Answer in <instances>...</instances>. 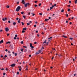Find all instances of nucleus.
I'll list each match as a JSON object with an SVG mask.
<instances>
[{
    "label": "nucleus",
    "mask_w": 77,
    "mask_h": 77,
    "mask_svg": "<svg viewBox=\"0 0 77 77\" xmlns=\"http://www.w3.org/2000/svg\"><path fill=\"white\" fill-rule=\"evenodd\" d=\"M21 24H22V25H24V23L23 22H21Z\"/></svg>",
    "instance_id": "aec40b11"
},
{
    "label": "nucleus",
    "mask_w": 77,
    "mask_h": 77,
    "mask_svg": "<svg viewBox=\"0 0 77 77\" xmlns=\"http://www.w3.org/2000/svg\"><path fill=\"white\" fill-rule=\"evenodd\" d=\"M38 23L37 21H36L35 22V23L36 24H37V23Z\"/></svg>",
    "instance_id": "c03bdc74"
},
{
    "label": "nucleus",
    "mask_w": 77,
    "mask_h": 77,
    "mask_svg": "<svg viewBox=\"0 0 77 77\" xmlns=\"http://www.w3.org/2000/svg\"><path fill=\"white\" fill-rule=\"evenodd\" d=\"M44 32H42V34H44Z\"/></svg>",
    "instance_id": "58836bf2"
},
{
    "label": "nucleus",
    "mask_w": 77,
    "mask_h": 77,
    "mask_svg": "<svg viewBox=\"0 0 77 77\" xmlns=\"http://www.w3.org/2000/svg\"><path fill=\"white\" fill-rule=\"evenodd\" d=\"M22 33H24V32H25V31H24V30H22Z\"/></svg>",
    "instance_id": "b1692460"
},
{
    "label": "nucleus",
    "mask_w": 77,
    "mask_h": 77,
    "mask_svg": "<svg viewBox=\"0 0 77 77\" xmlns=\"http://www.w3.org/2000/svg\"><path fill=\"white\" fill-rule=\"evenodd\" d=\"M37 2L38 1H37V0H36V1H35V3H37Z\"/></svg>",
    "instance_id": "ea45409f"
},
{
    "label": "nucleus",
    "mask_w": 77,
    "mask_h": 77,
    "mask_svg": "<svg viewBox=\"0 0 77 77\" xmlns=\"http://www.w3.org/2000/svg\"><path fill=\"white\" fill-rule=\"evenodd\" d=\"M31 56H32L31 55H29V57H31Z\"/></svg>",
    "instance_id": "5fc2aeb1"
},
{
    "label": "nucleus",
    "mask_w": 77,
    "mask_h": 77,
    "mask_svg": "<svg viewBox=\"0 0 77 77\" xmlns=\"http://www.w3.org/2000/svg\"><path fill=\"white\" fill-rule=\"evenodd\" d=\"M24 6H25V7H27V4L25 3Z\"/></svg>",
    "instance_id": "423d86ee"
},
{
    "label": "nucleus",
    "mask_w": 77,
    "mask_h": 77,
    "mask_svg": "<svg viewBox=\"0 0 77 77\" xmlns=\"http://www.w3.org/2000/svg\"><path fill=\"white\" fill-rule=\"evenodd\" d=\"M27 49H25L24 52H27Z\"/></svg>",
    "instance_id": "1a4fd4ad"
},
{
    "label": "nucleus",
    "mask_w": 77,
    "mask_h": 77,
    "mask_svg": "<svg viewBox=\"0 0 77 77\" xmlns=\"http://www.w3.org/2000/svg\"><path fill=\"white\" fill-rule=\"evenodd\" d=\"M39 54V52H36V55H38V54Z\"/></svg>",
    "instance_id": "412c9836"
},
{
    "label": "nucleus",
    "mask_w": 77,
    "mask_h": 77,
    "mask_svg": "<svg viewBox=\"0 0 77 77\" xmlns=\"http://www.w3.org/2000/svg\"><path fill=\"white\" fill-rule=\"evenodd\" d=\"M37 43L36 42H35L34 44H36Z\"/></svg>",
    "instance_id": "338daca9"
},
{
    "label": "nucleus",
    "mask_w": 77,
    "mask_h": 77,
    "mask_svg": "<svg viewBox=\"0 0 77 77\" xmlns=\"http://www.w3.org/2000/svg\"><path fill=\"white\" fill-rule=\"evenodd\" d=\"M5 70H7V71H8V68H6L5 69Z\"/></svg>",
    "instance_id": "4be33fe9"
},
{
    "label": "nucleus",
    "mask_w": 77,
    "mask_h": 77,
    "mask_svg": "<svg viewBox=\"0 0 77 77\" xmlns=\"http://www.w3.org/2000/svg\"><path fill=\"white\" fill-rule=\"evenodd\" d=\"M35 14H32V16H34V15H35Z\"/></svg>",
    "instance_id": "13d9d810"
},
{
    "label": "nucleus",
    "mask_w": 77,
    "mask_h": 77,
    "mask_svg": "<svg viewBox=\"0 0 77 77\" xmlns=\"http://www.w3.org/2000/svg\"><path fill=\"white\" fill-rule=\"evenodd\" d=\"M7 55H5V57L6 58L7 57Z\"/></svg>",
    "instance_id": "680f3d73"
},
{
    "label": "nucleus",
    "mask_w": 77,
    "mask_h": 77,
    "mask_svg": "<svg viewBox=\"0 0 77 77\" xmlns=\"http://www.w3.org/2000/svg\"><path fill=\"white\" fill-rule=\"evenodd\" d=\"M21 44H23V41H22V42H21Z\"/></svg>",
    "instance_id": "72a5a7b5"
},
{
    "label": "nucleus",
    "mask_w": 77,
    "mask_h": 77,
    "mask_svg": "<svg viewBox=\"0 0 77 77\" xmlns=\"http://www.w3.org/2000/svg\"><path fill=\"white\" fill-rule=\"evenodd\" d=\"M70 9H68V11H70Z\"/></svg>",
    "instance_id": "f704fd0d"
},
{
    "label": "nucleus",
    "mask_w": 77,
    "mask_h": 77,
    "mask_svg": "<svg viewBox=\"0 0 77 77\" xmlns=\"http://www.w3.org/2000/svg\"><path fill=\"white\" fill-rule=\"evenodd\" d=\"M75 3L76 4L77 3V0H75Z\"/></svg>",
    "instance_id": "dca6fc26"
},
{
    "label": "nucleus",
    "mask_w": 77,
    "mask_h": 77,
    "mask_svg": "<svg viewBox=\"0 0 77 77\" xmlns=\"http://www.w3.org/2000/svg\"><path fill=\"white\" fill-rule=\"evenodd\" d=\"M64 9H62V10H61V12H64Z\"/></svg>",
    "instance_id": "a211bd4d"
},
{
    "label": "nucleus",
    "mask_w": 77,
    "mask_h": 77,
    "mask_svg": "<svg viewBox=\"0 0 77 77\" xmlns=\"http://www.w3.org/2000/svg\"><path fill=\"white\" fill-rule=\"evenodd\" d=\"M2 20H3V21H5V18H3Z\"/></svg>",
    "instance_id": "c85d7f7f"
},
{
    "label": "nucleus",
    "mask_w": 77,
    "mask_h": 77,
    "mask_svg": "<svg viewBox=\"0 0 77 77\" xmlns=\"http://www.w3.org/2000/svg\"><path fill=\"white\" fill-rule=\"evenodd\" d=\"M63 37H64V38H67V37H65L64 35H63Z\"/></svg>",
    "instance_id": "473e14b6"
},
{
    "label": "nucleus",
    "mask_w": 77,
    "mask_h": 77,
    "mask_svg": "<svg viewBox=\"0 0 77 77\" xmlns=\"http://www.w3.org/2000/svg\"><path fill=\"white\" fill-rule=\"evenodd\" d=\"M21 14H24V12H21Z\"/></svg>",
    "instance_id": "7c9ffc66"
},
{
    "label": "nucleus",
    "mask_w": 77,
    "mask_h": 77,
    "mask_svg": "<svg viewBox=\"0 0 77 77\" xmlns=\"http://www.w3.org/2000/svg\"><path fill=\"white\" fill-rule=\"evenodd\" d=\"M35 7H36L37 6V5H35Z\"/></svg>",
    "instance_id": "603ef678"
},
{
    "label": "nucleus",
    "mask_w": 77,
    "mask_h": 77,
    "mask_svg": "<svg viewBox=\"0 0 77 77\" xmlns=\"http://www.w3.org/2000/svg\"><path fill=\"white\" fill-rule=\"evenodd\" d=\"M15 36L16 38V37H17V34L15 35Z\"/></svg>",
    "instance_id": "c756f323"
},
{
    "label": "nucleus",
    "mask_w": 77,
    "mask_h": 77,
    "mask_svg": "<svg viewBox=\"0 0 77 77\" xmlns=\"http://www.w3.org/2000/svg\"><path fill=\"white\" fill-rule=\"evenodd\" d=\"M48 20H49V19H45V21H48Z\"/></svg>",
    "instance_id": "e433bc0d"
},
{
    "label": "nucleus",
    "mask_w": 77,
    "mask_h": 77,
    "mask_svg": "<svg viewBox=\"0 0 77 77\" xmlns=\"http://www.w3.org/2000/svg\"><path fill=\"white\" fill-rule=\"evenodd\" d=\"M39 15H42V13H39Z\"/></svg>",
    "instance_id": "5701e85b"
},
{
    "label": "nucleus",
    "mask_w": 77,
    "mask_h": 77,
    "mask_svg": "<svg viewBox=\"0 0 77 77\" xmlns=\"http://www.w3.org/2000/svg\"><path fill=\"white\" fill-rule=\"evenodd\" d=\"M15 64H12L11 65V67H14V66H15Z\"/></svg>",
    "instance_id": "7ed1b4c3"
},
{
    "label": "nucleus",
    "mask_w": 77,
    "mask_h": 77,
    "mask_svg": "<svg viewBox=\"0 0 77 77\" xmlns=\"http://www.w3.org/2000/svg\"><path fill=\"white\" fill-rule=\"evenodd\" d=\"M18 23H20V21L19 19V20L18 21Z\"/></svg>",
    "instance_id": "a19ab883"
},
{
    "label": "nucleus",
    "mask_w": 77,
    "mask_h": 77,
    "mask_svg": "<svg viewBox=\"0 0 77 77\" xmlns=\"http://www.w3.org/2000/svg\"><path fill=\"white\" fill-rule=\"evenodd\" d=\"M69 39H71V40H72V39H73L72 38H70Z\"/></svg>",
    "instance_id": "4d7b16f0"
},
{
    "label": "nucleus",
    "mask_w": 77,
    "mask_h": 77,
    "mask_svg": "<svg viewBox=\"0 0 77 77\" xmlns=\"http://www.w3.org/2000/svg\"><path fill=\"white\" fill-rule=\"evenodd\" d=\"M17 75H19V72H17Z\"/></svg>",
    "instance_id": "a18cd8bd"
},
{
    "label": "nucleus",
    "mask_w": 77,
    "mask_h": 77,
    "mask_svg": "<svg viewBox=\"0 0 77 77\" xmlns=\"http://www.w3.org/2000/svg\"><path fill=\"white\" fill-rule=\"evenodd\" d=\"M4 41L3 40H1V41H0V44H1V43H3V42Z\"/></svg>",
    "instance_id": "6e6552de"
},
{
    "label": "nucleus",
    "mask_w": 77,
    "mask_h": 77,
    "mask_svg": "<svg viewBox=\"0 0 77 77\" xmlns=\"http://www.w3.org/2000/svg\"><path fill=\"white\" fill-rule=\"evenodd\" d=\"M30 14H31L30 12H29L28 14V15H30Z\"/></svg>",
    "instance_id": "3c124183"
},
{
    "label": "nucleus",
    "mask_w": 77,
    "mask_h": 77,
    "mask_svg": "<svg viewBox=\"0 0 77 77\" xmlns=\"http://www.w3.org/2000/svg\"><path fill=\"white\" fill-rule=\"evenodd\" d=\"M46 40H45L44 42H43V44H45V43H46Z\"/></svg>",
    "instance_id": "9b49d317"
},
{
    "label": "nucleus",
    "mask_w": 77,
    "mask_h": 77,
    "mask_svg": "<svg viewBox=\"0 0 77 77\" xmlns=\"http://www.w3.org/2000/svg\"><path fill=\"white\" fill-rule=\"evenodd\" d=\"M1 58H3V55H1Z\"/></svg>",
    "instance_id": "4c0bfd02"
},
{
    "label": "nucleus",
    "mask_w": 77,
    "mask_h": 77,
    "mask_svg": "<svg viewBox=\"0 0 77 77\" xmlns=\"http://www.w3.org/2000/svg\"><path fill=\"white\" fill-rule=\"evenodd\" d=\"M19 2H17V4H19Z\"/></svg>",
    "instance_id": "864d4df0"
},
{
    "label": "nucleus",
    "mask_w": 77,
    "mask_h": 77,
    "mask_svg": "<svg viewBox=\"0 0 77 77\" xmlns=\"http://www.w3.org/2000/svg\"><path fill=\"white\" fill-rule=\"evenodd\" d=\"M6 8H9V5H8L7 6H6Z\"/></svg>",
    "instance_id": "f8f14e48"
},
{
    "label": "nucleus",
    "mask_w": 77,
    "mask_h": 77,
    "mask_svg": "<svg viewBox=\"0 0 77 77\" xmlns=\"http://www.w3.org/2000/svg\"><path fill=\"white\" fill-rule=\"evenodd\" d=\"M27 5H28V6H29V5H30V3H29V2L27 3Z\"/></svg>",
    "instance_id": "2eb2a0df"
},
{
    "label": "nucleus",
    "mask_w": 77,
    "mask_h": 77,
    "mask_svg": "<svg viewBox=\"0 0 77 77\" xmlns=\"http://www.w3.org/2000/svg\"><path fill=\"white\" fill-rule=\"evenodd\" d=\"M32 43H30V47H31V48L32 47Z\"/></svg>",
    "instance_id": "6ab92c4d"
},
{
    "label": "nucleus",
    "mask_w": 77,
    "mask_h": 77,
    "mask_svg": "<svg viewBox=\"0 0 77 77\" xmlns=\"http://www.w3.org/2000/svg\"><path fill=\"white\" fill-rule=\"evenodd\" d=\"M26 28H23V30H26Z\"/></svg>",
    "instance_id": "a878e982"
},
{
    "label": "nucleus",
    "mask_w": 77,
    "mask_h": 77,
    "mask_svg": "<svg viewBox=\"0 0 77 77\" xmlns=\"http://www.w3.org/2000/svg\"><path fill=\"white\" fill-rule=\"evenodd\" d=\"M53 9V7H50V10H51V9Z\"/></svg>",
    "instance_id": "ddd939ff"
},
{
    "label": "nucleus",
    "mask_w": 77,
    "mask_h": 77,
    "mask_svg": "<svg viewBox=\"0 0 77 77\" xmlns=\"http://www.w3.org/2000/svg\"><path fill=\"white\" fill-rule=\"evenodd\" d=\"M1 70H4V69H1Z\"/></svg>",
    "instance_id": "e2e57ef3"
},
{
    "label": "nucleus",
    "mask_w": 77,
    "mask_h": 77,
    "mask_svg": "<svg viewBox=\"0 0 77 77\" xmlns=\"http://www.w3.org/2000/svg\"><path fill=\"white\" fill-rule=\"evenodd\" d=\"M10 42H7L6 43V44H8V43L9 44H10Z\"/></svg>",
    "instance_id": "4468645a"
},
{
    "label": "nucleus",
    "mask_w": 77,
    "mask_h": 77,
    "mask_svg": "<svg viewBox=\"0 0 77 77\" xmlns=\"http://www.w3.org/2000/svg\"><path fill=\"white\" fill-rule=\"evenodd\" d=\"M19 71H21V67L20 66V67H19Z\"/></svg>",
    "instance_id": "0eeeda50"
},
{
    "label": "nucleus",
    "mask_w": 77,
    "mask_h": 77,
    "mask_svg": "<svg viewBox=\"0 0 77 77\" xmlns=\"http://www.w3.org/2000/svg\"><path fill=\"white\" fill-rule=\"evenodd\" d=\"M37 26L36 24L34 25V27H36Z\"/></svg>",
    "instance_id": "c9c22d12"
},
{
    "label": "nucleus",
    "mask_w": 77,
    "mask_h": 77,
    "mask_svg": "<svg viewBox=\"0 0 77 77\" xmlns=\"http://www.w3.org/2000/svg\"><path fill=\"white\" fill-rule=\"evenodd\" d=\"M17 39V38H16V37H15L14 38V39Z\"/></svg>",
    "instance_id": "79ce46f5"
},
{
    "label": "nucleus",
    "mask_w": 77,
    "mask_h": 77,
    "mask_svg": "<svg viewBox=\"0 0 77 77\" xmlns=\"http://www.w3.org/2000/svg\"><path fill=\"white\" fill-rule=\"evenodd\" d=\"M36 33H38V30H36Z\"/></svg>",
    "instance_id": "6e6d98bb"
},
{
    "label": "nucleus",
    "mask_w": 77,
    "mask_h": 77,
    "mask_svg": "<svg viewBox=\"0 0 77 77\" xmlns=\"http://www.w3.org/2000/svg\"><path fill=\"white\" fill-rule=\"evenodd\" d=\"M22 3L23 4H24V5H25V0H22Z\"/></svg>",
    "instance_id": "39448f33"
},
{
    "label": "nucleus",
    "mask_w": 77,
    "mask_h": 77,
    "mask_svg": "<svg viewBox=\"0 0 77 77\" xmlns=\"http://www.w3.org/2000/svg\"><path fill=\"white\" fill-rule=\"evenodd\" d=\"M8 23H11V21H10V20H9L8 21Z\"/></svg>",
    "instance_id": "49530a36"
},
{
    "label": "nucleus",
    "mask_w": 77,
    "mask_h": 77,
    "mask_svg": "<svg viewBox=\"0 0 77 77\" xmlns=\"http://www.w3.org/2000/svg\"><path fill=\"white\" fill-rule=\"evenodd\" d=\"M27 25H30V23H27Z\"/></svg>",
    "instance_id": "37998d69"
},
{
    "label": "nucleus",
    "mask_w": 77,
    "mask_h": 77,
    "mask_svg": "<svg viewBox=\"0 0 77 77\" xmlns=\"http://www.w3.org/2000/svg\"><path fill=\"white\" fill-rule=\"evenodd\" d=\"M20 9H21V7L20 6H18L17 7V8H16V11H17V12H18L20 11Z\"/></svg>",
    "instance_id": "f257e3e1"
},
{
    "label": "nucleus",
    "mask_w": 77,
    "mask_h": 77,
    "mask_svg": "<svg viewBox=\"0 0 77 77\" xmlns=\"http://www.w3.org/2000/svg\"><path fill=\"white\" fill-rule=\"evenodd\" d=\"M6 73H3V75H5Z\"/></svg>",
    "instance_id": "de8ad7c7"
},
{
    "label": "nucleus",
    "mask_w": 77,
    "mask_h": 77,
    "mask_svg": "<svg viewBox=\"0 0 77 77\" xmlns=\"http://www.w3.org/2000/svg\"><path fill=\"white\" fill-rule=\"evenodd\" d=\"M23 18H26V17L24 15H23Z\"/></svg>",
    "instance_id": "bb28decb"
},
{
    "label": "nucleus",
    "mask_w": 77,
    "mask_h": 77,
    "mask_svg": "<svg viewBox=\"0 0 77 77\" xmlns=\"http://www.w3.org/2000/svg\"><path fill=\"white\" fill-rule=\"evenodd\" d=\"M15 24H16V23H15V22H14L13 23V25H15Z\"/></svg>",
    "instance_id": "f3484780"
},
{
    "label": "nucleus",
    "mask_w": 77,
    "mask_h": 77,
    "mask_svg": "<svg viewBox=\"0 0 77 77\" xmlns=\"http://www.w3.org/2000/svg\"><path fill=\"white\" fill-rule=\"evenodd\" d=\"M69 23H70V24H72V22H70Z\"/></svg>",
    "instance_id": "69168bd1"
},
{
    "label": "nucleus",
    "mask_w": 77,
    "mask_h": 77,
    "mask_svg": "<svg viewBox=\"0 0 77 77\" xmlns=\"http://www.w3.org/2000/svg\"><path fill=\"white\" fill-rule=\"evenodd\" d=\"M5 30L6 32H7L9 30V29L8 27H6L5 28Z\"/></svg>",
    "instance_id": "20e7f679"
},
{
    "label": "nucleus",
    "mask_w": 77,
    "mask_h": 77,
    "mask_svg": "<svg viewBox=\"0 0 77 77\" xmlns=\"http://www.w3.org/2000/svg\"><path fill=\"white\" fill-rule=\"evenodd\" d=\"M41 3H40V4H39V6H41Z\"/></svg>",
    "instance_id": "09e8293b"
},
{
    "label": "nucleus",
    "mask_w": 77,
    "mask_h": 77,
    "mask_svg": "<svg viewBox=\"0 0 77 77\" xmlns=\"http://www.w3.org/2000/svg\"><path fill=\"white\" fill-rule=\"evenodd\" d=\"M20 51H21V52H23V49H21Z\"/></svg>",
    "instance_id": "9d476101"
},
{
    "label": "nucleus",
    "mask_w": 77,
    "mask_h": 77,
    "mask_svg": "<svg viewBox=\"0 0 77 77\" xmlns=\"http://www.w3.org/2000/svg\"><path fill=\"white\" fill-rule=\"evenodd\" d=\"M23 47H25V48H27L26 46H23Z\"/></svg>",
    "instance_id": "cd10ccee"
},
{
    "label": "nucleus",
    "mask_w": 77,
    "mask_h": 77,
    "mask_svg": "<svg viewBox=\"0 0 77 77\" xmlns=\"http://www.w3.org/2000/svg\"><path fill=\"white\" fill-rule=\"evenodd\" d=\"M37 35L38 36H39V34H37Z\"/></svg>",
    "instance_id": "bf43d9fd"
},
{
    "label": "nucleus",
    "mask_w": 77,
    "mask_h": 77,
    "mask_svg": "<svg viewBox=\"0 0 77 77\" xmlns=\"http://www.w3.org/2000/svg\"><path fill=\"white\" fill-rule=\"evenodd\" d=\"M51 38H52V37H50V38H48V42H47V43H46V44H47V45H48V42H49L50 40H51Z\"/></svg>",
    "instance_id": "f03ea898"
},
{
    "label": "nucleus",
    "mask_w": 77,
    "mask_h": 77,
    "mask_svg": "<svg viewBox=\"0 0 77 77\" xmlns=\"http://www.w3.org/2000/svg\"><path fill=\"white\" fill-rule=\"evenodd\" d=\"M56 6V4H54V6Z\"/></svg>",
    "instance_id": "774afa93"
},
{
    "label": "nucleus",
    "mask_w": 77,
    "mask_h": 77,
    "mask_svg": "<svg viewBox=\"0 0 77 77\" xmlns=\"http://www.w3.org/2000/svg\"><path fill=\"white\" fill-rule=\"evenodd\" d=\"M7 18H6V17L5 18V20H7Z\"/></svg>",
    "instance_id": "052dcab7"
},
{
    "label": "nucleus",
    "mask_w": 77,
    "mask_h": 77,
    "mask_svg": "<svg viewBox=\"0 0 77 77\" xmlns=\"http://www.w3.org/2000/svg\"><path fill=\"white\" fill-rule=\"evenodd\" d=\"M38 52H39L38 53L39 54V53L41 52V51H38Z\"/></svg>",
    "instance_id": "393cba45"
},
{
    "label": "nucleus",
    "mask_w": 77,
    "mask_h": 77,
    "mask_svg": "<svg viewBox=\"0 0 77 77\" xmlns=\"http://www.w3.org/2000/svg\"><path fill=\"white\" fill-rule=\"evenodd\" d=\"M15 56H17V54H15Z\"/></svg>",
    "instance_id": "0e129e2a"
},
{
    "label": "nucleus",
    "mask_w": 77,
    "mask_h": 77,
    "mask_svg": "<svg viewBox=\"0 0 77 77\" xmlns=\"http://www.w3.org/2000/svg\"><path fill=\"white\" fill-rule=\"evenodd\" d=\"M34 46H32V48H31L32 49H33L34 48Z\"/></svg>",
    "instance_id": "2f4dec72"
},
{
    "label": "nucleus",
    "mask_w": 77,
    "mask_h": 77,
    "mask_svg": "<svg viewBox=\"0 0 77 77\" xmlns=\"http://www.w3.org/2000/svg\"><path fill=\"white\" fill-rule=\"evenodd\" d=\"M5 51H6V52H8V49H6V50H5Z\"/></svg>",
    "instance_id": "8fccbe9b"
}]
</instances>
